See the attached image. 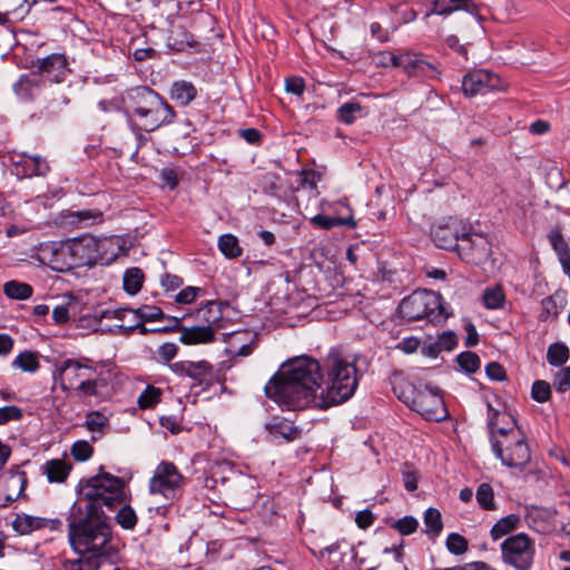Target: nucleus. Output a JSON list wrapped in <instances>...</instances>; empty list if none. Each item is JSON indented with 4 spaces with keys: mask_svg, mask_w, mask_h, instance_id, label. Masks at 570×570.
Listing matches in <instances>:
<instances>
[{
    "mask_svg": "<svg viewBox=\"0 0 570 570\" xmlns=\"http://www.w3.org/2000/svg\"><path fill=\"white\" fill-rule=\"evenodd\" d=\"M94 454V448L88 441H77L71 446V455L77 461H87Z\"/></svg>",
    "mask_w": 570,
    "mask_h": 570,
    "instance_id": "8fccbe9b",
    "label": "nucleus"
},
{
    "mask_svg": "<svg viewBox=\"0 0 570 570\" xmlns=\"http://www.w3.org/2000/svg\"><path fill=\"white\" fill-rule=\"evenodd\" d=\"M127 315H132V318H139L146 322L160 321L165 317L161 308L154 305H142L135 308V312H126Z\"/></svg>",
    "mask_w": 570,
    "mask_h": 570,
    "instance_id": "e433bc0d",
    "label": "nucleus"
},
{
    "mask_svg": "<svg viewBox=\"0 0 570 570\" xmlns=\"http://www.w3.org/2000/svg\"><path fill=\"white\" fill-rule=\"evenodd\" d=\"M399 313L407 322L426 318L431 323H442L450 316L442 304L441 295L428 289L414 291L403 298L399 306Z\"/></svg>",
    "mask_w": 570,
    "mask_h": 570,
    "instance_id": "0eeeda50",
    "label": "nucleus"
},
{
    "mask_svg": "<svg viewBox=\"0 0 570 570\" xmlns=\"http://www.w3.org/2000/svg\"><path fill=\"white\" fill-rule=\"evenodd\" d=\"M485 373L493 381H503L507 377L503 366L497 362L489 363L485 366Z\"/></svg>",
    "mask_w": 570,
    "mask_h": 570,
    "instance_id": "69168bd1",
    "label": "nucleus"
},
{
    "mask_svg": "<svg viewBox=\"0 0 570 570\" xmlns=\"http://www.w3.org/2000/svg\"><path fill=\"white\" fill-rule=\"evenodd\" d=\"M218 248L222 252V254L228 259L237 258L243 253V249L238 243V238L233 234L222 235L218 238Z\"/></svg>",
    "mask_w": 570,
    "mask_h": 570,
    "instance_id": "2f4dec72",
    "label": "nucleus"
},
{
    "mask_svg": "<svg viewBox=\"0 0 570 570\" xmlns=\"http://www.w3.org/2000/svg\"><path fill=\"white\" fill-rule=\"evenodd\" d=\"M500 77L491 71L479 69L466 73L462 80V90L465 96L484 95L502 89Z\"/></svg>",
    "mask_w": 570,
    "mask_h": 570,
    "instance_id": "ddd939ff",
    "label": "nucleus"
},
{
    "mask_svg": "<svg viewBox=\"0 0 570 570\" xmlns=\"http://www.w3.org/2000/svg\"><path fill=\"white\" fill-rule=\"evenodd\" d=\"M85 424L90 432L102 435L105 430L109 426V421L102 413L92 411L87 414Z\"/></svg>",
    "mask_w": 570,
    "mask_h": 570,
    "instance_id": "4c0bfd02",
    "label": "nucleus"
},
{
    "mask_svg": "<svg viewBox=\"0 0 570 570\" xmlns=\"http://www.w3.org/2000/svg\"><path fill=\"white\" fill-rule=\"evenodd\" d=\"M72 269L92 265L98 257V243L92 236L67 239Z\"/></svg>",
    "mask_w": 570,
    "mask_h": 570,
    "instance_id": "2eb2a0df",
    "label": "nucleus"
},
{
    "mask_svg": "<svg viewBox=\"0 0 570 570\" xmlns=\"http://www.w3.org/2000/svg\"><path fill=\"white\" fill-rule=\"evenodd\" d=\"M77 303L72 299L68 301L66 304L57 305L52 309V318L56 324L62 325L66 324L71 314L76 313Z\"/></svg>",
    "mask_w": 570,
    "mask_h": 570,
    "instance_id": "a19ab883",
    "label": "nucleus"
},
{
    "mask_svg": "<svg viewBox=\"0 0 570 570\" xmlns=\"http://www.w3.org/2000/svg\"><path fill=\"white\" fill-rule=\"evenodd\" d=\"M483 302L487 308L498 309L503 306L504 294L500 287L487 288L483 293Z\"/></svg>",
    "mask_w": 570,
    "mask_h": 570,
    "instance_id": "c03bdc74",
    "label": "nucleus"
},
{
    "mask_svg": "<svg viewBox=\"0 0 570 570\" xmlns=\"http://www.w3.org/2000/svg\"><path fill=\"white\" fill-rule=\"evenodd\" d=\"M78 558L75 559H63L61 561V567L63 570H99L100 568V558L106 557V554H96V553H77Z\"/></svg>",
    "mask_w": 570,
    "mask_h": 570,
    "instance_id": "5701e85b",
    "label": "nucleus"
},
{
    "mask_svg": "<svg viewBox=\"0 0 570 570\" xmlns=\"http://www.w3.org/2000/svg\"><path fill=\"white\" fill-rule=\"evenodd\" d=\"M409 394L399 395L405 404L428 421H442L448 416L441 391L428 385L423 387L409 386Z\"/></svg>",
    "mask_w": 570,
    "mask_h": 570,
    "instance_id": "6e6552de",
    "label": "nucleus"
},
{
    "mask_svg": "<svg viewBox=\"0 0 570 570\" xmlns=\"http://www.w3.org/2000/svg\"><path fill=\"white\" fill-rule=\"evenodd\" d=\"M265 428L275 440L292 442L302 435V430L285 419L273 417Z\"/></svg>",
    "mask_w": 570,
    "mask_h": 570,
    "instance_id": "412c9836",
    "label": "nucleus"
},
{
    "mask_svg": "<svg viewBox=\"0 0 570 570\" xmlns=\"http://www.w3.org/2000/svg\"><path fill=\"white\" fill-rule=\"evenodd\" d=\"M27 0H0V10L4 14H16L24 9Z\"/></svg>",
    "mask_w": 570,
    "mask_h": 570,
    "instance_id": "bf43d9fd",
    "label": "nucleus"
},
{
    "mask_svg": "<svg viewBox=\"0 0 570 570\" xmlns=\"http://www.w3.org/2000/svg\"><path fill=\"white\" fill-rule=\"evenodd\" d=\"M358 380L355 360L333 347L322 363L306 355L286 361L264 390L268 399L288 410H325L350 400Z\"/></svg>",
    "mask_w": 570,
    "mask_h": 570,
    "instance_id": "f257e3e1",
    "label": "nucleus"
},
{
    "mask_svg": "<svg viewBox=\"0 0 570 570\" xmlns=\"http://www.w3.org/2000/svg\"><path fill=\"white\" fill-rule=\"evenodd\" d=\"M169 97L180 106L186 107L197 97V89L189 81L178 80L171 85Z\"/></svg>",
    "mask_w": 570,
    "mask_h": 570,
    "instance_id": "b1692460",
    "label": "nucleus"
},
{
    "mask_svg": "<svg viewBox=\"0 0 570 570\" xmlns=\"http://www.w3.org/2000/svg\"><path fill=\"white\" fill-rule=\"evenodd\" d=\"M11 366L22 372L35 373L40 367L39 354L32 351H23L13 358Z\"/></svg>",
    "mask_w": 570,
    "mask_h": 570,
    "instance_id": "bb28decb",
    "label": "nucleus"
},
{
    "mask_svg": "<svg viewBox=\"0 0 570 570\" xmlns=\"http://www.w3.org/2000/svg\"><path fill=\"white\" fill-rule=\"evenodd\" d=\"M466 229V224L462 220L450 219L432 229L431 236L434 244L443 249L451 250L459 248L461 234Z\"/></svg>",
    "mask_w": 570,
    "mask_h": 570,
    "instance_id": "dca6fc26",
    "label": "nucleus"
},
{
    "mask_svg": "<svg viewBox=\"0 0 570 570\" xmlns=\"http://www.w3.org/2000/svg\"><path fill=\"white\" fill-rule=\"evenodd\" d=\"M445 45L458 52L460 56L468 58V48L465 45H461L459 38L455 35H450L445 38Z\"/></svg>",
    "mask_w": 570,
    "mask_h": 570,
    "instance_id": "774afa93",
    "label": "nucleus"
},
{
    "mask_svg": "<svg viewBox=\"0 0 570 570\" xmlns=\"http://www.w3.org/2000/svg\"><path fill=\"white\" fill-rule=\"evenodd\" d=\"M144 279V272L138 267H131L124 274V289L129 295H136L141 289Z\"/></svg>",
    "mask_w": 570,
    "mask_h": 570,
    "instance_id": "473e14b6",
    "label": "nucleus"
},
{
    "mask_svg": "<svg viewBox=\"0 0 570 570\" xmlns=\"http://www.w3.org/2000/svg\"><path fill=\"white\" fill-rule=\"evenodd\" d=\"M553 384L558 392H564L570 387V366H564L556 373Z\"/></svg>",
    "mask_w": 570,
    "mask_h": 570,
    "instance_id": "4d7b16f0",
    "label": "nucleus"
},
{
    "mask_svg": "<svg viewBox=\"0 0 570 570\" xmlns=\"http://www.w3.org/2000/svg\"><path fill=\"white\" fill-rule=\"evenodd\" d=\"M180 342L185 345L207 344L215 341V330L210 326L180 327Z\"/></svg>",
    "mask_w": 570,
    "mask_h": 570,
    "instance_id": "4be33fe9",
    "label": "nucleus"
},
{
    "mask_svg": "<svg viewBox=\"0 0 570 570\" xmlns=\"http://www.w3.org/2000/svg\"><path fill=\"white\" fill-rule=\"evenodd\" d=\"M67 521L68 542L75 553L110 554L112 528L100 504L76 501Z\"/></svg>",
    "mask_w": 570,
    "mask_h": 570,
    "instance_id": "f03ea898",
    "label": "nucleus"
},
{
    "mask_svg": "<svg viewBox=\"0 0 570 570\" xmlns=\"http://www.w3.org/2000/svg\"><path fill=\"white\" fill-rule=\"evenodd\" d=\"M178 353V345L171 342L164 343L158 348V354L165 363L173 361Z\"/></svg>",
    "mask_w": 570,
    "mask_h": 570,
    "instance_id": "052dcab7",
    "label": "nucleus"
},
{
    "mask_svg": "<svg viewBox=\"0 0 570 570\" xmlns=\"http://www.w3.org/2000/svg\"><path fill=\"white\" fill-rule=\"evenodd\" d=\"M394 529H396L401 534L409 535L416 531L419 527V522L413 517H404L399 519L393 524Z\"/></svg>",
    "mask_w": 570,
    "mask_h": 570,
    "instance_id": "864d4df0",
    "label": "nucleus"
},
{
    "mask_svg": "<svg viewBox=\"0 0 570 570\" xmlns=\"http://www.w3.org/2000/svg\"><path fill=\"white\" fill-rule=\"evenodd\" d=\"M397 56L391 51H381L376 55L375 60L382 67H397Z\"/></svg>",
    "mask_w": 570,
    "mask_h": 570,
    "instance_id": "338daca9",
    "label": "nucleus"
},
{
    "mask_svg": "<svg viewBox=\"0 0 570 570\" xmlns=\"http://www.w3.org/2000/svg\"><path fill=\"white\" fill-rule=\"evenodd\" d=\"M389 7L393 11L401 23H409L416 19V11L406 2H390Z\"/></svg>",
    "mask_w": 570,
    "mask_h": 570,
    "instance_id": "37998d69",
    "label": "nucleus"
},
{
    "mask_svg": "<svg viewBox=\"0 0 570 570\" xmlns=\"http://www.w3.org/2000/svg\"><path fill=\"white\" fill-rule=\"evenodd\" d=\"M102 217V213L100 210L92 209H83L78 212H70L65 215V218L68 219L67 223L75 225L77 227H88L96 222H100Z\"/></svg>",
    "mask_w": 570,
    "mask_h": 570,
    "instance_id": "a878e982",
    "label": "nucleus"
},
{
    "mask_svg": "<svg viewBox=\"0 0 570 570\" xmlns=\"http://www.w3.org/2000/svg\"><path fill=\"white\" fill-rule=\"evenodd\" d=\"M342 553L340 552L338 544H332L320 551V558L330 570H338V561L341 560Z\"/></svg>",
    "mask_w": 570,
    "mask_h": 570,
    "instance_id": "79ce46f5",
    "label": "nucleus"
},
{
    "mask_svg": "<svg viewBox=\"0 0 570 570\" xmlns=\"http://www.w3.org/2000/svg\"><path fill=\"white\" fill-rule=\"evenodd\" d=\"M126 312H135V308H118L112 311H105L101 313L102 318H115L121 321L124 323H128V325L132 324V315H127Z\"/></svg>",
    "mask_w": 570,
    "mask_h": 570,
    "instance_id": "13d9d810",
    "label": "nucleus"
},
{
    "mask_svg": "<svg viewBox=\"0 0 570 570\" xmlns=\"http://www.w3.org/2000/svg\"><path fill=\"white\" fill-rule=\"evenodd\" d=\"M121 504L122 505L115 515V520L124 530H134L138 522V515L129 504L125 502Z\"/></svg>",
    "mask_w": 570,
    "mask_h": 570,
    "instance_id": "72a5a7b5",
    "label": "nucleus"
},
{
    "mask_svg": "<svg viewBox=\"0 0 570 570\" xmlns=\"http://www.w3.org/2000/svg\"><path fill=\"white\" fill-rule=\"evenodd\" d=\"M311 223L323 229H331L334 226H338L343 224V219L340 217H331L325 215H316L311 218Z\"/></svg>",
    "mask_w": 570,
    "mask_h": 570,
    "instance_id": "6e6d98bb",
    "label": "nucleus"
},
{
    "mask_svg": "<svg viewBox=\"0 0 570 570\" xmlns=\"http://www.w3.org/2000/svg\"><path fill=\"white\" fill-rule=\"evenodd\" d=\"M446 548L453 554H462L468 550V540L459 533H450L446 539Z\"/></svg>",
    "mask_w": 570,
    "mask_h": 570,
    "instance_id": "de8ad7c7",
    "label": "nucleus"
},
{
    "mask_svg": "<svg viewBox=\"0 0 570 570\" xmlns=\"http://www.w3.org/2000/svg\"><path fill=\"white\" fill-rule=\"evenodd\" d=\"M67 240H49L32 248L30 257L52 271L66 273L72 269Z\"/></svg>",
    "mask_w": 570,
    "mask_h": 570,
    "instance_id": "9b49d317",
    "label": "nucleus"
},
{
    "mask_svg": "<svg viewBox=\"0 0 570 570\" xmlns=\"http://www.w3.org/2000/svg\"><path fill=\"white\" fill-rule=\"evenodd\" d=\"M124 108L132 128L138 127L147 132L174 122V108L156 91L139 86L126 91L122 97Z\"/></svg>",
    "mask_w": 570,
    "mask_h": 570,
    "instance_id": "39448f33",
    "label": "nucleus"
},
{
    "mask_svg": "<svg viewBox=\"0 0 570 570\" xmlns=\"http://www.w3.org/2000/svg\"><path fill=\"white\" fill-rule=\"evenodd\" d=\"M460 367L466 373H475L481 365L480 357L474 352H462L458 355Z\"/></svg>",
    "mask_w": 570,
    "mask_h": 570,
    "instance_id": "49530a36",
    "label": "nucleus"
},
{
    "mask_svg": "<svg viewBox=\"0 0 570 570\" xmlns=\"http://www.w3.org/2000/svg\"><path fill=\"white\" fill-rule=\"evenodd\" d=\"M37 67L41 78L46 77L49 81L56 83L65 81L70 72L67 57L63 53H51L39 60Z\"/></svg>",
    "mask_w": 570,
    "mask_h": 570,
    "instance_id": "a211bd4d",
    "label": "nucleus"
},
{
    "mask_svg": "<svg viewBox=\"0 0 570 570\" xmlns=\"http://www.w3.org/2000/svg\"><path fill=\"white\" fill-rule=\"evenodd\" d=\"M13 529L22 535L42 529V518L29 514H18L12 522Z\"/></svg>",
    "mask_w": 570,
    "mask_h": 570,
    "instance_id": "c756f323",
    "label": "nucleus"
},
{
    "mask_svg": "<svg viewBox=\"0 0 570 570\" xmlns=\"http://www.w3.org/2000/svg\"><path fill=\"white\" fill-rule=\"evenodd\" d=\"M501 557L505 564L517 570H530L533 563L534 541L525 533L508 537L501 543Z\"/></svg>",
    "mask_w": 570,
    "mask_h": 570,
    "instance_id": "9d476101",
    "label": "nucleus"
},
{
    "mask_svg": "<svg viewBox=\"0 0 570 570\" xmlns=\"http://www.w3.org/2000/svg\"><path fill=\"white\" fill-rule=\"evenodd\" d=\"M161 391L158 387L148 385L138 397L140 409H150L160 401Z\"/></svg>",
    "mask_w": 570,
    "mask_h": 570,
    "instance_id": "a18cd8bd",
    "label": "nucleus"
},
{
    "mask_svg": "<svg viewBox=\"0 0 570 570\" xmlns=\"http://www.w3.org/2000/svg\"><path fill=\"white\" fill-rule=\"evenodd\" d=\"M52 377L61 391L88 402L100 403L111 395L109 375L87 358L62 360L56 364Z\"/></svg>",
    "mask_w": 570,
    "mask_h": 570,
    "instance_id": "7ed1b4c3",
    "label": "nucleus"
},
{
    "mask_svg": "<svg viewBox=\"0 0 570 570\" xmlns=\"http://www.w3.org/2000/svg\"><path fill=\"white\" fill-rule=\"evenodd\" d=\"M3 293L11 299L23 301L31 297L33 288L23 282L9 281L3 285Z\"/></svg>",
    "mask_w": 570,
    "mask_h": 570,
    "instance_id": "7c9ffc66",
    "label": "nucleus"
},
{
    "mask_svg": "<svg viewBox=\"0 0 570 570\" xmlns=\"http://www.w3.org/2000/svg\"><path fill=\"white\" fill-rule=\"evenodd\" d=\"M23 417V411L16 405H7L0 407V425H4L11 421H20Z\"/></svg>",
    "mask_w": 570,
    "mask_h": 570,
    "instance_id": "603ef678",
    "label": "nucleus"
},
{
    "mask_svg": "<svg viewBox=\"0 0 570 570\" xmlns=\"http://www.w3.org/2000/svg\"><path fill=\"white\" fill-rule=\"evenodd\" d=\"M570 356L568 346L563 343H553L548 347L547 361L552 366H562Z\"/></svg>",
    "mask_w": 570,
    "mask_h": 570,
    "instance_id": "f704fd0d",
    "label": "nucleus"
},
{
    "mask_svg": "<svg viewBox=\"0 0 570 570\" xmlns=\"http://www.w3.org/2000/svg\"><path fill=\"white\" fill-rule=\"evenodd\" d=\"M520 523V517L511 513L507 517L501 518L490 530V535L493 541L501 539L502 537L514 531Z\"/></svg>",
    "mask_w": 570,
    "mask_h": 570,
    "instance_id": "cd10ccee",
    "label": "nucleus"
},
{
    "mask_svg": "<svg viewBox=\"0 0 570 570\" xmlns=\"http://www.w3.org/2000/svg\"><path fill=\"white\" fill-rule=\"evenodd\" d=\"M185 483L186 478L173 462L161 461L149 480V492L164 497L171 504L181 495Z\"/></svg>",
    "mask_w": 570,
    "mask_h": 570,
    "instance_id": "1a4fd4ad",
    "label": "nucleus"
},
{
    "mask_svg": "<svg viewBox=\"0 0 570 570\" xmlns=\"http://www.w3.org/2000/svg\"><path fill=\"white\" fill-rule=\"evenodd\" d=\"M41 470L43 474L47 475V479L49 482L53 483H62L67 480L70 471L71 465L68 464L62 459H53L47 461L42 466Z\"/></svg>",
    "mask_w": 570,
    "mask_h": 570,
    "instance_id": "393cba45",
    "label": "nucleus"
},
{
    "mask_svg": "<svg viewBox=\"0 0 570 570\" xmlns=\"http://www.w3.org/2000/svg\"><path fill=\"white\" fill-rule=\"evenodd\" d=\"M42 78L39 73L23 75L14 85V91L22 98H30L32 90L41 86Z\"/></svg>",
    "mask_w": 570,
    "mask_h": 570,
    "instance_id": "c85d7f7f",
    "label": "nucleus"
},
{
    "mask_svg": "<svg viewBox=\"0 0 570 570\" xmlns=\"http://www.w3.org/2000/svg\"><path fill=\"white\" fill-rule=\"evenodd\" d=\"M458 10L473 13L476 10V6L472 0H433L431 9L425 12L423 20H428L433 14L449 17Z\"/></svg>",
    "mask_w": 570,
    "mask_h": 570,
    "instance_id": "aec40b11",
    "label": "nucleus"
},
{
    "mask_svg": "<svg viewBox=\"0 0 570 570\" xmlns=\"http://www.w3.org/2000/svg\"><path fill=\"white\" fill-rule=\"evenodd\" d=\"M361 110L362 106L360 102H345L337 110V119L345 125H352L356 119V114Z\"/></svg>",
    "mask_w": 570,
    "mask_h": 570,
    "instance_id": "ea45409f",
    "label": "nucleus"
},
{
    "mask_svg": "<svg viewBox=\"0 0 570 570\" xmlns=\"http://www.w3.org/2000/svg\"><path fill=\"white\" fill-rule=\"evenodd\" d=\"M424 524L429 535L438 537L443 529L440 511L434 508H429L424 513Z\"/></svg>",
    "mask_w": 570,
    "mask_h": 570,
    "instance_id": "c9c22d12",
    "label": "nucleus"
},
{
    "mask_svg": "<svg viewBox=\"0 0 570 570\" xmlns=\"http://www.w3.org/2000/svg\"><path fill=\"white\" fill-rule=\"evenodd\" d=\"M14 174L19 178L45 176L50 170L48 161L41 156L20 155L13 165Z\"/></svg>",
    "mask_w": 570,
    "mask_h": 570,
    "instance_id": "6ab92c4d",
    "label": "nucleus"
},
{
    "mask_svg": "<svg viewBox=\"0 0 570 570\" xmlns=\"http://www.w3.org/2000/svg\"><path fill=\"white\" fill-rule=\"evenodd\" d=\"M161 180L170 188L175 189L181 178V173L176 167H165L160 173Z\"/></svg>",
    "mask_w": 570,
    "mask_h": 570,
    "instance_id": "5fc2aeb1",
    "label": "nucleus"
},
{
    "mask_svg": "<svg viewBox=\"0 0 570 570\" xmlns=\"http://www.w3.org/2000/svg\"><path fill=\"white\" fill-rule=\"evenodd\" d=\"M531 396L539 403L547 402L551 396L550 384L546 381L538 380L532 384Z\"/></svg>",
    "mask_w": 570,
    "mask_h": 570,
    "instance_id": "09e8293b",
    "label": "nucleus"
},
{
    "mask_svg": "<svg viewBox=\"0 0 570 570\" xmlns=\"http://www.w3.org/2000/svg\"><path fill=\"white\" fill-rule=\"evenodd\" d=\"M397 67L403 69L410 77L436 79L440 75V70L435 65L414 52L400 53L397 56Z\"/></svg>",
    "mask_w": 570,
    "mask_h": 570,
    "instance_id": "f3484780",
    "label": "nucleus"
},
{
    "mask_svg": "<svg viewBox=\"0 0 570 570\" xmlns=\"http://www.w3.org/2000/svg\"><path fill=\"white\" fill-rule=\"evenodd\" d=\"M476 501L484 510H495L493 489L489 483H482L476 490Z\"/></svg>",
    "mask_w": 570,
    "mask_h": 570,
    "instance_id": "58836bf2",
    "label": "nucleus"
},
{
    "mask_svg": "<svg viewBox=\"0 0 570 570\" xmlns=\"http://www.w3.org/2000/svg\"><path fill=\"white\" fill-rule=\"evenodd\" d=\"M560 312V307L552 296L546 297L541 302L540 321H548L551 317H557Z\"/></svg>",
    "mask_w": 570,
    "mask_h": 570,
    "instance_id": "3c124183",
    "label": "nucleus"
},
{
    "mask_svg": "<svg viewBox=\"0 0 570 570\" xmlns=\"http://www.w3.org/2000/svg\"><path fill=\"white\" fill-rule=\"evenodd\" d=\"M488 426L494 455L508 468L523 469L530 462L531 452L514 419L488 403Z\"/></svg>",
    "mask_w": 570,
    "mask_h": 570,
    "instance_id": "20e7f679",
    "label": "nucleus"
},
{
    "mask_svg": "<svg viewBox=\"0 0 570 570\" xmlns=\"http://www.w3.org/2000/svg\"><path fill=\"white\" fill-rule=\"evenodd\" d=\"M287 92L301 96L305 90V82L301 77H289L285 81Z\"/></svg>",
    "mask_w": 570,
    "mask_h": 570,
    "instance_id": "0e129e2a",
    "label": "nucleus"
},
{
    "mask_svg": "<svg viewBox=\"0 0 570 570\" xmlns=\"http://www.w3.org/2000/svg\"><path fill=\"white\" fill-rule=\"evenodd\" d=\"M125 488L122 479L101 472L79 482L81 498L78 501H90L112 508L127 501Z\"/></svg>",
    "mask_w": 570,
    "mask_h": 570,
    "instance_id": "423d86ee",
    "label": "nucleus"
},
{
    "mask_svg": "<svg viewBox=\"0 0 570 570\" xmlns=\"http://www.w3.org/2000/svg\"><path fill=\"white\" fill-rule=\"evenodd\" d=\"M492 244L488 236L483 233L473 232L471 226L466 225V229L461 234L459 244V256L466 263L480 265L484 263L491 255Z\"/></svg>",
    "mask_w": 570,
    "mask_h": 570,
    "instance_id": "f8f14e48",
    "label": "nucleus"
},
{
    "mask_svg": "<svg viewBox=\"0 0 570 570\" xmlns=\"http://www.w3.org/2000/svg\"><path fill=\"white\" fill-rule=\"evenodd\" d=\"M202 289L199 287H193V286H188L184 289H181L177 295H176V302L180 303V304H190L193 303L196 297H197V294L200 292Z\"/></svg>",
    "mask_w": 570,
    "mask_h": 570,
    "instance_id": "e2e57ef3",
    "label": "nucleus"
},
{
    "mask_svg": "<svg viewBox=\"0 0 570 570\" xmlns=\"http://www.w3.org/2000/svg\"><path fill=\"white\" fill-rule=\"evenodd\" d=\"M458 344L456 336L453 332H444L442 333L436 341V346L439 350L451 351Z\"/></svg>",
    "mask_w": 570,
    "mask_h": 570,
    "instance_id": "680f3d73",
    "label": "nucleus"
},
{
    "mask_svg": "<svg viewBox=\"0 0 570 570\" xmlns=\"http://www.w3.org/2000/svg\"><path fill=\"white\" fill-rule=\"evenodd\" d=\"M170 370L178 375H186L195 385L204 390L209 389L215 380L214 368L207 361H179L170 365Z\"/></svg>",
    "mask_w": 570,
    "mask_h": 570,
    "instance_id": "4468645a",
    "label": "nucleus"
}]
</instances>
